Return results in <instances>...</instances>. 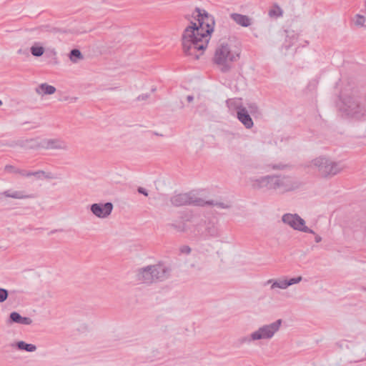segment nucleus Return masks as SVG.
<instances>
[{"mask_svg":"<svg viewBox=\"0 0 366 366\" xmlns=\"http://www.w3.org/2000/svg\"><path fill=\"white\" fill-rule=\"evenodd\" d=\"M14 173H17L21 174L23 177H31V174H39L41 172H27L24 169H16L14 170Z\"/></svg>","mask_w":366,"mask_h":366,"instance_id":"nucleus-29","label":"nucleus"},{"mask_svg":"<svg viewBox=\"0 0 366 366\" xmlns=\"http://www.w3.org/2000/svg\"><path fill=\"white\" fill-rule=\"evenodd\" d=\"M283 14V9L277 4H272L268 11V16L272 19L282 17Z\"/></svg>","mask_w":366,"mask_h":366,"instance_id":"nucleus-21","label":"nucleus"},{"mask_svg":"<svg viewBox=\"0 0 366 366\" xmlns=\"http://www.w3.org/2000/svg\"><path fill=\"white\" fill-rule=\"evenodd\" d=\"M282 221L295 230L310 234L315 233L312 229L306 226L305 221L297 214H285L282 217Z\"/></svg>","mask_w":366,"mask_h":366,"instance_id":"nucleus-10","label":"nucleus"},{"mask_svg":"<svg viewBox=\"0 0 366 366\" xmlns=\"http://www.w3.org/2000/svg\"><path fill=\"white\" fill-rule=\"evenodd\" d=\"M36 92L40 95L46 94V83L41 84L38 87L36 88Z\"/></svg>","mask_w":366,"mask_h":366,"instance_id":"nucleus-31","label":"nucleus"},{"mask_svg":"<svg viewBox=\"0 0 366 366\" xmlns=\"http://www.w3.org/2000/svg\"><path fill=\"white\" fill-rule=\"evenodd\" d=\"M68 149V144L62 138L51 137L47 139V151L51 154L66 152Z\"/></svg>","mask_w":366,"mask_h":366,"instance_id":"nucleus-13","label":"nucleus"},{"mask_svg":"<svg viewBox=\"0 0 366 366\" xmlns=\"http://www.w3.org/2000/svg\"><path fill=\"white\" fill-rule=\"evenodd\" d=\"M187 101H188L189 102H192V101H193L194 97H193L192 96H190V95H189V96H187Z\"/></svg>","mask_w":366,"mask_h":366,"instance_id":"nucleus-41","label":"nucleus"},{"mask_svg":"<svg viewBox=\"0 0 366 366\" xmlns=\"http://www.w3.org/2000/svg\"><path fill=\"white\" fill-rule=\"evenodd\" d=\"M172 227L179 232H184L186 230V226L184 224H182L180 225L172 224Z\"/></svg>","mask_w":366,"mask_h":366,"instance_id":"nucleus-32","label":"nucleus"},{"mask_svg":"<svg viewBox=\"0 0 366 366\" xmlns=\"http://www.w3.org/2000/svg\"><path fill=\"white\" fill-rule=\"evenodd\" d=\"M137 190L139 193L142 194L144 196H148V192L146 189L143 187H139Z\"/></svg>","mask_w":366,"mask_h":366,"instance_id":"nucleus-38","label":"nucleus"},{"mask_svg":"<svg viewBox=\"0 0 366 366\" xmlns=\"http://www.w3.org/2000/svg\"><path fill=\"white\" fill-rule=\"evenodd\" d=\"M36 172H41V174H31V176H34V177H35L37 179H41V178L43 179L44 177H45V172H44V171L39 170V171H37Z\"/></svg>","mask_w":366,"mask_h":366,"instance_id":"nucleus-34","label":"nucleus"},{"mask_svg":"<svg viewBox=\"0 0 366 366\" xmlns=\"http://www.w3.org/2000/svg\"><path fill=\"white\" fill-rule=\"evenodd\" d=\"M61 173L59 170L47 172V184L51 189H58L61 183Z\"/></svg>","mask_w":366,"mask_h":366,"instance_id":"nucleus-15","label":"nucleus"},{"mask_svg":"<svg viewBox=\"0 0 366 366\" xmlns=\"http://www.w3.org/2000/svg\"><path fill=\"white\" fill-rule=\"evenodd\" d=\"M192 20L184 30L182 44L184 53L198 59L207 47L214 31V19L205 10L196 8Z\"/></svg>","mask_w":366,"mask_h":366,"instance_id":"nucleus-1","label":"nucleus"},{"mask_svg":"<svg viewBox=\"0 0 366 366\" xmlns=\"http://www.w3.org/2000/svg\"><path fill=\"white\" fill-rule=\"evenodd\" d=\"M282 323V320L279 319L273 322L262 325L254 330L257 342L272 340L280 330Z\"/></svg>","mask_w":366,"mask_h":366,"instance_id":"nucleus-9","label":"nucleus"},{"mask_svg":"<svg viewBox=\"0 0 366 366\" xmlns=\"http://www.w3.org/2000/svg\"><path fill=\"white\" fill-rule=\"evenodd\" d=\"M313 234H315V240L317 243H319L322 241V237L319 234H315V232Z\"/></svg>","mask_w":366,"mask_h":366,"instance_id":"nucleus-39","label":"nucleus"},{"mask_svg":"<svg viewBox=\"0 0 366 366\" xmlns=\"http://www.w3.org/2000/svg\"><path fill=\"white\" fill-rule=\"evenodd\" d=\"M56 92V89L53 86L47 85V94H52Z\"/></svg>","mask_w":366,"mask_h":366,"instance_id":"nucleus-35","label":"nucleus"},{"mask_svg":"<svg viewBox=\"0 0 366 366\" xmlns=\"http://www.w3.org/2000/svg\"><path fill=\"white\" fill-rule=\"evenodd\" d=\"M171 203L174 206L181 207L184 205H193L198 207L206 206L207 202L194 192L181 193L174 195L171 198Z\"/></svg>","mask_w":366,"mask_h":366,"instance_id":"nucleus-8","label":"nucleus"},{"mask_svg":"<svg viewBox=\"0 0 366 366\" xmlns=\"http://www.w3.org/2000/svg\"><path fill=\"white\" fill-rule=\"evenodd\" d=\"M206 201L207 202L206 205H213L222 209H228L230 207V205L227 202H219L207 200Z\"/></svg>","mask_w":366,"mask_h":366,"instance_id":"nucleus-28","label":"nucleus"},{"mask_svg":"<svg viewBox=\"0 0 366 366\" xmlns=\"http://www.w3.org/2000/svg\"><path fill=\"white\" fill-rule=\"evenodd\" d=\"M83 59L84 56L79 49H74L70 51L69 59L73 63H77Z\"/></svg>","mask_w":366,"mask_h":366,"instance_id":"nucleus-25","label":"nucleus"},{"mask_svg":"<svg viewBox=\"0 0 366 366\" xmlns=\"http://www.w3.org/2000/svg\"><path fill=\"white\" fill-rule=\"evenodd\" d=\"M302 280V277L299 275L289 278L286 276L277 279H270L266 282L267 285H270V290L277 292V289L285 290L289 287L299 284Z\"/></svg>","mask_w":366,"mask_h":366,"instance_id":"nucleus-11","label":"nucleus"},{"mask_svg":"<svg viewBox=\"0 0 366 366\" xmlns=\"http://www.w3.org/2000/svg\"><path fill=\"white\" fill-rule=\"evenodd\" d=\"M90 210L96 217L99 219H106L112 214L113 204L111 202L94 203L90 206Z\"/></svg>","mask_w":366,"mask_h":366,"instance_id":"nucleus-12","label":"nucleus"},{"mask_svg":"<svg viewBox=\"0 0 366 366\" xmlns=\"http://www.w3.org/2000/svg\"><path fill=\"white\" fill-rule=\"evenodd\" d=\"M30 51L34 56L39 57L44 54L45 49L40 43L35 42L31 47Z\"/></svg>","mask_w":366,"mask_h":366,"instance_id":"nucleus-24","label":"nucleus"},{"mask_svg":"<svg viewBox=\"0 0 366 366\" xmlns=\"http://www.w3.org/2000/svg\"><path fill=\"white\" fill-rule=\"evenodd\" d=\"M171 272L169 265L159 262L138 269L135 273V280L139 284L149 285L167 280Z\"/></svg>","mask_w":366,"mask_h":366,"instance_id":"nucleus-3","label":"nucleus"},{"mask_svg":"<svg viewBox=\"0 0 366 366\" xmlns=\"http://www.w3.org/2000/svg\"><path fill=\"white\" fill-rule=\"evenodd\" d=\"M237 343L239 346L250 345L257 343L253 331L249 335L239 337L237 340Z\"/></svg>","mask_w":366,"mask_h":366,"instance_id":"nucleus-20","label":"nucleus"},{"mask_svg":"<svg viewBox=\"0 0 366 366\" xmlns=\"http://www.w3.org/2000/svg\"><path fill=\"white\" fill-rule=\"evenodd\" d=\"M237 119L239 121L247 128L251 129L253 125V121L247 110L244 107V109H240V110L237 114Z\"/></svg>","mask_w":366,"mask_h":366,"instance_id":"nucleus-18","label":"nucleus"},{"mask_svg":"<svg viewBox=\"0 0 366 366\" xmlns=\"http://www.w3.org/2000/svg\"><path fill=\"white\" fill-rule=\"evenodd\" d=\"M4 194L7 197H11L14 199H23L26 197L22 194L21 192L18 191L14 192H11L10 191H6L4 192Z\"/></svg>","mask_w":366,"mask_h":366,"instance_id":"nucleus-27","label":"nucleus"},{"mask_svg":"<svg viewBox=\"0 0 366 366\" xmlns=\"http://www.w3.org/2000/svg\"><path fill=\"white\" fill-rule=\"evenodd\" d=\"M191 248L189 247V246H187V245H184V246H182L181 248H180V251L182 253H184V254H189L191 252Z\"/></svg>","mask_w":366,"mask_h":366,"instance_id":"nucleus-33","label":"nucleus"},{"mask_svg":"<svg viewBox=\"0 0 366 366\" xmlns=\"http://www.w3.org/2000/svg\"><path fill=\"white\" fill-rule=\"evenodd\" d=\"M271 190L285 194L300 189L302 184L297 178L285 175H272Z\"/></svg>","mask_w":366,"mask_h":366,"instance_id":"nucleus-6","label":"nucleus"},{"mask_svg":"<svg viewBox=\"0 0 366 366\" xmlns=\"http://www.w3.org/2000/svg\"><path fill=\"white\" fill-rule=\"evenodd\" d=\"M239 54L240 50L233 39H222L215 46L212 61L222 72H227L239 59Z\"/></svg>","mask_w":366,"mask_h":366,"instance_id":"nucleus-2","label":"nucleus"},{"mask_svg":"<svg viewBox=\"0 0 366 366\" xmlns=\"http://www.w3.org/2000/svg\"><path fill=\"white\" fill-rule=\"evenodd\" d=\"M204 236L207 238H218L221 237V230L217 222L209 221L204 229Z\"/></svg>","mask_w":366,"mask_h":366,"instance_id":"nucleus-16","label":"nucleus"},{"mask_svg":"<svg viewBox=\"0 0 366 366\" xmlns=\"http://www.w3.org/2000/svg\"><path fill=\"white\" fill-rule=\"evenodd\" d=\"M272 175H267L259 178H250L249 182L251 187L254 189L267 188L271 190Z\"/></svg>","mask_w":366,"mask_h":366,"instance_id":"nucleus-14","label":"nucleus"},{"mask_svg":"<svg viewBox=\"0 0 366 366\" xmlns=\"http://www.w3.org/2000/svg\"><path fill=\"white\" fill-rule=\"evenodd\" d=\"M15 346L19 350H24L29 352H34L36 350V347L34 345L26 343L24 341L17 342Z\"/></svg>","mask_w":366,"mask_h":366,"instance_id":"nucleus-23","label":"nucleus"},{"mask_svg":"<svg viewBox=\"0 0 366 366\" xmlns=\"http://www.w3.org/2000/svg\"><path fill=\"white\" fill-rule=\"evenodd\" d=\"M337 348L346 353L347 359L350 362H359L366 360V347L355 345L353 343L342 340L336 342Z\"/></svg>","mask_w":366,"mask_h":366,"instance_id":"nucleus-7","label":"nucleus"},{"mask_svg":"<svg viewBox=\"0 0 366 366\" xmlns=\"http://www.w3.org/2000/svg\"><path fill=\"white\" fill-rule=\"evenodd\" d=\"M249 108L250 109L251 113L256 112H257V109H258L257 106L255 104H250L249 106Z\"/></svg>","mask_w":366,"mask_h":366,"instance_id":"nucleus-37","label":"nucleus"},{"mask_svg":"<svg viewBox=\"0 0 366 366\" xmlns=\"http://www.w3.org/2000/svg\"><path fill=\"white\" fill-rule=\"evenodd\" d=\"M8 290L4 288H0V303L5 302L8 298Z\"/></svg>","mask_w":366,"mask_h":366,"instance_id":"nucleus-30","label":"nucleus"},{"mask_svg":"<svg viewBox=\"0 0 366 366\" xmlns=\"http://www.w3.org/2000/svg\"><path fill=\"white\" fill-rule=\"evenodd\" d=\"M337 107L342 115L347 117L359 119L366 116V104L355 92L343 94Z\"/></svg>","mask_w":366,"mask_h":366,"instance_id":"nucleus-4","label":"nucleus"},{"mask_svg":"<svg viewBox=\"0 0 366 366\" xmlns=\"http://www.w3.org/2000/svg\"><path fill=\"white\" fill-rule=\"evenodd\" d=\"M6 322L8 325L17 323L24 325H29L32 323V320L28 317H22L17 312H12L10 313Z\"/></svg>","mask_w":366,"mask_h":366,"instance_id":"nucleus-17","label":"nucleus"},{"mask_svg":"<svg viewBox=\"0 0 366 366\" xmlns=\"http://www.w3.org/2000/svg\"><path fill=\"white\" fill-rule=\"evenodd\" d=\"M231 19L238 25L243 27H248L252 24V19L247 15L233 13L230 15Z\"/></svg>","mask_w":366,"mask_h":366,"instance_id":"nucleus-19","label":"nucleus"},{"mask_svg":"<svg viewBox=\"0 0 366 366\" xmlns=\"http://www.w3.org/2000/svg\"><path fill=\"white\" fill-rule=\"evenodd\" d=\"M306 167L317 170L323 178H331L342 172L345 167L340 162H335L326 155H320L311 159Z\"/></svg>","mask_w":366,"mask_h":366,"instance_id":"nucleus-5","label":"nucleus"},{"mask_svg":"<svg viewBox=\"0 0 366 366\" xmlns=\"http://www.w3.org/2000/svg\"><path fill=\"white\" fill-rule=\"evenodd\" d=\"M5 171L10 172H14V170L16 169L15 167L12 165L7 164L5 166L4 168Z\"/></svg>","mask_w":366,"mask_h":366,"instance_id":"nucleus-36","label":"nucleus"},{"mask_svg":"<svg viewBox=\"0 0 366 366\" xmlns=\"http://www.w3.org/2000/svg\"><path fill=\"white\" fill-rule=\"evenodd\" d=\"M352 21L357 27H365L366 26V18L365 16L360 14H357L352 19Z\"/></svg>","mask_w":366,"mask_h":366,"instance_id":"nucleus-26","label":"nucleus"},{"mask_svg":"<svg viewBox=\"0 0 366 366\" xmlns=\"http://www.w3.org/2000/svg\"><path fill=\"white\" fill-rule=\"evenodd\" d=\"M18 52H19V53H21V49H19V50L18 51Z\"/></svg>","mask_w":366,"mask_h":366,"instance_id":"nucleus-43","label":"nucleus"},{"mask_svg":"<svg viewBox=\"0 0 366 366\" xmlns=\"http://www.w3.org/2000/svg\"><path fill=\"white\" fill-rule=\"evenodd\" d=\"M284 168L283 166H281V165H275L273 167V169H282Z\"/></svg>","mask_w":366,"mask_h":366,"instance_id":"nucleus-40","label":"nucleus"},{"mask_svg":"<svg viewBox=\"0 0 366 366\" xmlns=\"http://www.w3.org/2000/svg\"><path fill=\"white\" fill-rule=\"evenodd\" d=\"M2 104H3V103H2V101H1V100H0V106H1V105H2Z\"/></svg>","mask_w":366,"mask_h":366,"instance_id":"nucleus-42","label":"nucleus"},{"mask_svg":"<svg viewBox=\"0 0 366 366\" xmlns=\"http://www.w3.org/2000/svg\"><path fill=\"white\" fill-rule=\"evenodd\" d=\"M227 107L229 108V111L231 112H237V113L240 110V109H244V107H242V102L240 99H228L227 102Z\"/></svg>","mask_w":366,"mask_h":366,"instance_id":"nucleus-22","label":"nucleus"}]
</instances>
